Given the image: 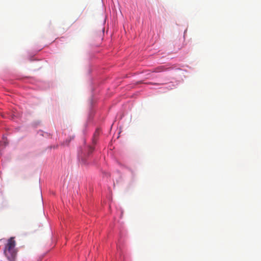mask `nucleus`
Listing matches in <instances>:
<instances>
[{
    "mask_svg": "<svg viewBox=\"0 0 261 261\" xmlns=\"http://www.w3.org/2000/svg\"><path fill=\"white\" fill-rule=\"evenodd\" d=\"M16 242L14 238H10L5 246L4 253L10 261H15L17 250L15 248Z\"/></svg>",
    "mask_w": 261,
    "mask_h": 261,
    "instance_id": "obj_1",
    "label": "nucleus"
},
{
    "mask_svg": "<svg viewBox=\"0 0 261 261\" xmlns=\"http://www.w3.org/2000/svg\"><path fill=\"white\" fill-rule=\"evenodd\" d=\"M93 150H94L93 147H89V151L90 152H92Z\"/></svg>",
    "mask_w": 261,
    "mask_h": 261,
    "instance_id": "obj_2",
    "label": "nucleus"
}]
</instances>
